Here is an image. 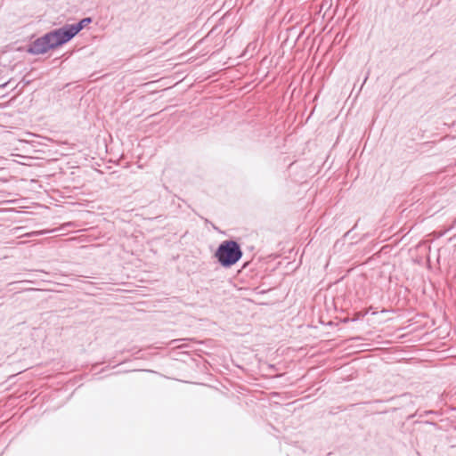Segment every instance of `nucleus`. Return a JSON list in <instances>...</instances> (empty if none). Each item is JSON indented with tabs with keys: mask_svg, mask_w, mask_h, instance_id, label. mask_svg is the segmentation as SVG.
<instances>
[{
	"mask_svg": "<svg viewBox=\"0 0 456 456\" xmlns=\"http://www.w3.org/2000/svg\"><path fill=\"white\" fill-rule=\"evenodd\" d=\"M15 283H16L15 281H14V282H10V283H8V285H7V286H8V287H11V286H12V285H13V284H15Z\"/></svg>",
	"mask_w": 456,
	"mask_h": 456,
	"instance_id": "5",
	"label": "nucleus"
},
{
	"mask_svg": "<svg viewBox=\"0 0 456 456\" xmlns=\"http://www.w3.org/2000/svg\"><path fill=\"white\" fill-rule=\"evenodd\" d=\"M93 19L91 17H86L81 19L78 22L73 24H65L60 28L62 36L66 43L69 42L74 37H76L84 28L92 23Z\"/></svg>",
	"mask_w": 456,
	"mask_h": 456,
	"instance_id": "3",
	"label": "nucleus"
},
{
	"mask_svg": "<svg viewBox=\"0 0 456 456\" xmlns=\"http://www.w3.org/2000/svg\"><path fill=\"white\" fill-rule=\"evenodd\" d=\"M9 83H10V81L5 82V83H4V84H1V85H0V90H1V89H3V88H4V87H6V86H7V85H8Z\"/></svg>",
	"mask_w": 456,
	"mask_h": 456,
	"instance_id": "4",
	"label": "nucleus"
},
{
	"mask_svg": "<svg viewBox=\"0 0 456 456\" xmlns=\"http://www.w3.org/2000/svg\"><path fill=\"white\" fill-rule=\"evenodd\" d=\"M65 44L66 41L59 28L45 33L44 36L31 42L26 51L33 55L44 54L49 50L55 49Z\"/></svg>",
	"mask_w": 456,
	"mask_h": 456,
	"instance_id": "1",
	"label": "nucleus"
},
{
	"mask_svg": "<svg viewBox=\"0 0 456 456\" xmlns=\"http://www.w3.org/2000/svg\"><path fill=\"white\" fill-rule=\"evenodd\" d=\"M242 255L240 244L233 240H224L215 252L217 262L224 268L234 265L242 257Z\"/></svg>",
	"mask_w": 456,
	"mask_h": 456,
	"instance_id": "2",
	"label": "nucleus"
},
{
	"mask_svg": "<svg viewBox=\"0 0 456 456\" xmlns=\"http://www.w3.org/2000/svg\"><path fill=\"white\" fill-rule=\"evenodd\" d=\"M429 413H433V411H426V414H429Z\"/></svg>",
	"mask_w": 456,
	"mask_h": 456,
	"instance_id": "6",
	"label": "nucleus"
}]
</instances>
